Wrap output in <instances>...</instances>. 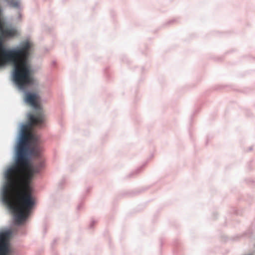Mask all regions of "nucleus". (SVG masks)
<instances>
[{
	"mask_svg": "<svg viewBox=\"0 0 255 255\" xmlns=\"http://www.w3.org/2000/svg\"><path fill=\"white\" fill-rule=\"evenodd\" d=\"M34 137L32 133H21L16 147L15 162L5 172L7 184L3 188V200L12 210L18 224L26 219L34 205L30 184L34 174L43 166L42 162L34 166L29 162V155L38 157L40 154L39 147L30 148L29 142Z\"/></svg>",
	"mask_w": 255,
	"mask_h": 255,
	"instance_id": "nucleus-1",
	"label": "nucleus"
},
{
	"mask_svg": "<svg viewBox=\"0 0 255 255\" xmlns=\"http://www.w3.org/2000/svg\"><path fill=\"white\" fill-rule=\"evenodd\" d=\"M4 38L0 34V67L12 63L13 81L19 88L23 89L33 82L31 66L28 63L33 44L26 41L16 48L8 49L3 44Z\"/></svg>",
	"mask_w": 255,
	"mask_h": 255,
	"instance_id": "nucleus-2",
	"label": "nucleus"
},
{
	"mask_svg": "<svg viewBox=\"0 0 255 255\" xmlns=\"http://www.w3.org/2000/svg\"><path fill=\"white\" fill-rule=\"evenodd\" d=\"M25 101L26 103L31 105L37 110L35 115H30L29 120L33 125H37L42 123L44 119V115L39 104L40 97L36 93H28L26 94Z\"/></svg>",
	"mask_w": 255,
	"mask_h": 255,
	"instance_id": "nucleus-3",
	"label": "nucleus"
},
{
	"mask_svg": "<svg viewBox=\"0 0 255 255\" xmlns=\"http://www.w3.org/2000/svg\"><path fill=\"white\" fill-rule=\"evenodd\" d=\"M10 235L9 232L0 233V255H8V242Z\"/></svg>",
	"mask_w": 255,
	"mask_h": 255,
	"instance_id": "nucleus-4",
	"label": "nucleus"
},
{
	"mask_svg": "<svg viewBox=\"0 0 255 255\" xmlns=\"http://www.w3.org/2000/svg\"><path fill=\"white\" fill-rule=\"evenodd\" d=\"M29 122H30V126H28V125H25V126H23L22 128V129H21V133H31L30 131V127L32 126H33V125L31 124L30 121H29ZM42 123H40L38 125H37L36 126H39L40 125H41Z\"/></svg>",
	"mask_w": 255,
	"mask_h": 255,
	"instance_id": "nucleus-5",
	"label": "nucleus"
},
{
	"mask_svg": "<svg viewBox=\"0 0 255 255\" xmlns=\"http://www.w3.org/2000/svg\"><path fill=\"white\" fill-rule=\"evenodd\" d=\"M9 4L13 7H18L19 6L20 2L18 0H10L8 1Z\"/></svg>",
	"mask_w": 255,
	"mask_h": 255,
	"instance_id": "nucleus-6",
	"label": "nucleus"
}]
</instances>
